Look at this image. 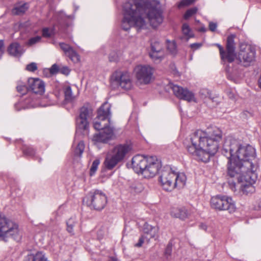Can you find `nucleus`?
Segmentation results:
<instances>
[{
	"label": "nucleus",
	"instance_id": "obj_15",
	"mask_svg": "<svg viewBox=\"0 0 261 261\" xmlns=\"http://www.w3.org/2000/svg\"><path fill=\"white\" fill-rule=\"evenodd\" d=\"M170 87L172 89L174 94L177 98L188 101H191L194 100V93L189 91L187 88H184L182 87L174 84H171Z\"/></svg>",
	"mask_w": 261,
	"mask_h": 261
},
{
	"label": "nucleus",
	"instance_id": "obj_18",
	"mask_svg": "<svg viewBox=\"0 0 261 261\" xmlns=\"http://www.w3.org/2000/svg\"><path fill=\"white\" fill-rule=\"evenodd\" d=\"M143 235L145 236L146 241H148L151 238L155 237L158 233V228L145 223L143 226Z\"/></svg>",
	"mask_w": 261,
	"mask_h": 261
},
{
	"label": "nucleus",
	"instance_id": "obj_34",
	"mask_svg": "<svg viewBox=\"0 0 261 261\" xmlns=\"http://www.w3.org/2000/svg\"><path fill=\"white\" fill-rule=\"evenodd\" d=\"M23 153L28 156H33L35 154V150L31 147H27L23 149Z\"/></svg>",
	"mask_w": 261,
	"mask_h": 261
},
{
	"label": "nucleus",
	"instance_id": "obj_43",
	"mask_svg": "<svg viewBox=\"0 0 261 261\" xmlns=\"http://www.w3.org/2000/svg\"><path fill=\"white\" fill-rule=\"evenodd\" d=\"M42 36L44 37H49L51 36L49 30L47 28H45L42 30Z\"/></svg>",
	"mask_w": 261,
	"mask_h": 261
},
{
	"label": "nucleus",
	"instance_id": "obj_3",
	"mask_svg": "<svg viewBox=\"0 0 261 261\" xmlns=\"http://www.w3.org/2000/svg\"><path fill=\"white\" fill-rule=\"evenodd\" d=\"M222 133L219 128L213 126L205 130H197L190 136L185 144L187 151L203 162L209 161L210 157L218 151Z\"/></svg>",
	"mask_w": 261,
	"mask_h": 261
},
{
	"label": "nucleus",
	"instance_id": "obj_37",
	"mask_svg": "<svg viewBox=\"0 0 261 261\" xmlns=\"http://www.w3.org/2000/svg\"><path fill=\"white\" fill-rule=\"evenodd\" d=\"M207 93L208 95L207 97H206L207 103L208 104H210L211 102L213 103V104L212 105V107H215V106L217 105L218 102L217 100L216 99V98L215 97H212L210 94H209L208 91H207Z\"/></svg>",
	"mask_w": 261,
	"mask_h": 261
},
{
	"label": "nucleus",
	"instance_id": "obj_52",
	"mask_svg": "<svg viewBox=\"0 0 261 261\" xmlns=\"http://www.w3.org/2000/svg\"><path fill=\"white\" fill-rule=\"evenodd\" d=\"M109 261H118V260L115 257H111L109 259Z\"/></svg>",
	"mask_w": 261,
	"mask_h": 261
},
{
	"label": "nucleus",
	"instance_id": "obj_24",
	"mask_svg": "<svg viewBox=\"0 0 261 261\" xmlns=\"http://www.w3.org/2000/svg\"><path fill=\"white\" fill-rule=\"evenodd\" d=\"M164 50H160V48L158 49V51L154 50V51H150L149 56L150 58L156 62H160L164 57Z\"/></svg>",
	"mask_w": 261,
	"mask_h": 261
},
{
	"label": "nucleus",
	"instance_id": "obj_21",
	"mask_svg": "<svg viewBox=\"0 0 261 261\" xmlns=\"http://www.w3.org/2000/svg\"><path fill=\"white\" fill-rule=\"evenodd\" d=\"M92 108L89 103H86L80 109L79 116L88 119L92 113Z\"/></svg>",
	"mask_w": 261,
	"mask_h": 261
},
{
	"label": "nucleus",
	"instance_id": "obj_38",
	"mask_svg": "<svg viewBox=\"0 0 261 261\" xmlns=\"http://www.w3.org/2000/svg\"><path fill=\"white\" fill-rule=\"evenodd\" d=\"M160 48V50H163L162 46L159 42H154L151 44V51L154 50L158 51V49Z\"/></svg>",
	"mask_w": 261,
	"mask_h": 261
},
{
	"label": "nucleus",
	"instance_id": "obj_31",
	"mask_svg": "<svg viewBox=\"0 0 261 261\" xmlns=\"http://www.w3.org/2000/svg\"><path fill=\"white\" fill-rule=\"evenodd\" d=\"M99 163L100 161L98 159H96L93 162L90 170V176H93L95 174L97 169L98 166L99 165Z\"/></svg>",
	"mask_w": 261,
	"mask_h": 261
},
{
	"label": "nucleus",
	"instance_id": "obj_10",
	"mask_svg": "<svg viewBox=\"0 0 261 261\" xmlns=\"http://www.w3.org/2000/svg\"><path fill=\"white\" fill-rule=\"evenodd\" d=\"M112 86L114 88L120 87L128 90L132 88L133 84L130 73L127 71H116L113 74Z\"/></svg>",
	"mask_w": 261,
	"mask_h": 261
},
{
	"label": "nucleus",
	"instance_id": "obj_8",
	"mask_svg": "<svg viewBox=\"0 0 261 261\" xmlns=\"http://www.w3.org/2000/svg\"><path fill=\"white\" fill-rule=\"evenodd\" d=\"M211 206L213 208L219 211H228L232 213L235 211L234 201L230 197L219 195L212 197Z\"/></svg>",
	"mask_w": 261,
	"mask_h": 261
},
{
	"label": "nucleus",
	"instance_id": "obj_1",
	"mask_svg": "<svg viewBox=\"0 0 261 261\" xmlns=\"http://www.w3.org/2000/svg\"><path fill=\"white\" fill-rule=\"evenodd\" d=\"M222 154L228 159V184L236 192L239 187L243 194L254 192L253 185L257 176L255 150L251 146L242 145L238 140L227 138L223 144Z\"/></svg>",
	"mask_w": 261,
	"mask_h": 261
},
{
	"label": "nucleus",
	"instance_id": "obj_26",
	"mask_svg": "<svg viewBox=\"0 0 261 261\" xmlns=\"http://www.w3.org/2000/svg\"><path fill=\"white\" fill-rule=\"evenodd\" d=\"M77 224V222L75 218H70L67 221V230L68 232L72 234H74L73 228Z\"/></svg>",
	"mask_w": 261,
	"mask_h": 261
},
{
	"label": "nucleus",
	"instance_id": "obj_30",
	"mask_svg": "<svg viewBox=\"0 0 261 261\" xmlns=\"http://www.w3.org/2000/svg\"><path fill=\"white\" fill-rule=\"evenodd\" d=\"M182 32L183 34L188 36V38L193 37V34L189 25L187 23H184L182 26Z\"/></svg>",
	"mask_w": 261,
	"mask_h": 261
},
{
	"label": "nucleus",
	"instance_id": "obj_27",
	"mask_svg": "<svg viewBox=\"0 0 261 261\" xmlns=\"http://www.w3.org/2000/svg\"><path fill=\"white\" fill-rule=\"evenodd\" d=\"M63 90L65 95V99L68 101H71L73 99V95L71 87L68 85L65 86Z\"/></svg>",
	"mask_w": 261,
	"mask_h": 261
},
{
	"label": "nucleus",
	"instance_id": "obj_2",
	"mask_svg": "<svg viewBox=\"0 0 261 261\" xmlns=\"http://www.w3.org/2000/svg\"><path fill=\"white\" fill-rule=\"evenodd\" d=\"M123 9L121 27L125 31L133 27L140 29L145 28L146 19H148L153 28L163 21L158 0H131L124 4Z\"/></svg>",
	"mask_w": 261,
	"mask_h": 261
},
{
	"label": "nucleus",
	"instance_id": "obj_25",
	"mask_svg": "<svg viewBox=\"0 0 261 261\" xmlns=\"http://www.w3.org/2000/svg\"><path fill=\"white\" fill-rule=\"evenodd\" d=\"M16 89L18 93L21 95H23L29 92L28 84H26L22 81H19L17 82Z\"/></svg>",
	"mask_w": 261,
	"mask_h": 261
},
{
	"label": "nucleus",
	"instance_id": "obj_36",
	"mask_svg": "<svg viewBox=\"0 0 261 261\" xmlns=\"http://www.w3.org/2000/svg\"><path fill=\"white\" fill-rule=\"evenodd\" d=\"M195 0H181L178 4V7L181 8L192 5Z\"/></svg>",
	"mask_w": 261,
	"mask_h": 261
},
{
	"label": "nucleus",
	"instance_id": "obj_46",
	"mask_svg": "<svg viewBox=\"0 0 261 261\" xmlns=\"http://www.w3.org/2000/svg\"><path fill=\"white\" fill-rule=\"evenodd\" d=\"M109 59L110 62L116 61L117 59V54L114 52L111 53L109 55Z\"/></svg>",
	"mask_w": 261,
	"mask_h": 261
},
{
	"label": "nucleus",
	"instance_id": "obj_32",
	"mask_svg": "<svg viewBox=\"0 0 261 261\" xmlns=\"http://www.w3.org/2000/svg\"><path fill=\"white\" fill-rule=\"evenodd\" d=\"M167 48L168 50L172 54H175L176 52V46L174 41H168L167 44Z\"/></svg>",
	"mask_w": 261,
	"mask_h": 261
},
{
	"label": "nucleus",
	"instance_id": "obj_50",
	"mask_svg": "<svg viewBox=\"0 0 261 261\" xmlns=\"http://www.w3.org/2000/svg\"><path fill=\"white\" fill-rule=\"evenodd\" d=\"M199 227L203 230H206L207 228V226L205 224L201 223L199 225Z\"/></svg>",
	"mask_w": 261,
	"mask_h": 261
},
{
	"label": "nucleus",
	"instance_id": "obj_4",
	"mask_svg": "<svg viewBox=\"0 0 261 261\" xmlns=\"http://www.w3.org/2000/svg\"><path fill=\"white\" fill-rule=\"evenodd\" d=\"M111 105L104 103L98 110L97 117L94 120V128L101 130L93 136L92 140L95 142L107 143L115 138L113 127L111 124Z\"/></svg>",
	"mask_w": 261,
	"mask_h": 261
},
{
	"label": "nucleus",
	"instance_id": "obj_20",
	"mask_svg": "<svg viewBox=\"0 0 261 261\" xmlns=\"http://www.w3.org/2000/svg\"><path fill=\"white\" fill-rule=\"evenodd\" d=\"M170 213L172 216L182 220H184L188 216L187 211L184 207H173Z\"/></svg>",
	"mask_w": 261,
	"mask_h": 261
},
{
	"label": "nucleus",
	"instance_id": "obj_14",
	"mask_svg": "<svg viewBox=\"0 0 261 261\" xmlns=\"http://www.w3.org/2000/svg\"><path fill=\"white\" fill-rule=\"evenodd\" d=\"M255 51L250 45L242 44L237 60L244 66H248L255 61Z\"/></svg>",
	"mask_w": 261,
	"mask_h": 261
},
{
	"label": "nucleus",
	"instance_id": "obj_47",
	"mask_svg": "<svg viewBox=\"0 0 261 261\" xmlns=\"http://www.w3.org/2000/svg\"><path fill=\"white\" fill-rule=\"evenodd\" d=\"M59 71L65 75H68L70 73V70L67 67H64L59 70Z\"/></svg>",
	"mask_w": 261,
	"mask_h": 261
},
{
	"label": "nucleus",
	"instance_id": "obj_7",
	"mask_svg": "<svg viewBox=\"0 0 261 261\" xmlns=\"http://www.w3.org/2000/svg\"><path fill=\"white\" fill-rule=\"evenodd\" d=\"M130 149V146L127 144H119L114 147L106 157L103 163L106 168L109 170L114 168L124 160Z\"/></svg>",
	"mask_w": 261,
	"mask_h": 261
},
{
	"label": "nucleus",
	"instance_id": "obj_13",
	"mask_svg": "<svg viewBox=\"0 0 261 261\" xmlns=\"http://www.w3.org/2000/svg\"><path fill=\"white\" fill-rule=\"evenodd\" d=\"M154 69L149 65H139L134 68L135 77L138 83L148 84L153 79Z\"/></svg>",
	"mask_w": 261,
	"mask_h": 261
},
{
	"label": "nucleus",
	"instance_id": "obj_29",
	"mask_svg": "<svg viewBox=\"0 0 261 261\" xmlns=\"http://www.w3.org/2000/svg\"><path fill=\"white\" fill-rule=\"evenodd\" d=\"M85 144L83 141H80L74 150V154L75 155L81 156L84 150Z\"/></svg>",
	"mask_w": 261,
	"mask_h": 261
},
{
	"label": "nucleus",
	"instance_id": "obj_23",
	"mask_svg": "<svg viewBox=\"0 0 261 261\" xmlns=\"http://www.w3.org/2000/svg\"><path fill=\"white\" fill-rule=\"evenodd\" d=\"M89 127V122L87 119L79 116L76 118V128L77 130H87Z\"/></svg>",
	"mask_w": 261,
	"mask_h": 261
},
{
	"label": "nucleus",
	"instance_id": "obj_49",
	"mask_svg": "<svg viewBox=\"0 0 261 261\" xmlns=\"http://www.w3.org/2000/svg\"><path fill=\"white\" fill-rule=\"evenodd\" d=\"M192 48L198 49L201 46V43H193L190 45Z\"/></svg>",
	"mask_w": 261,
	"mask_h": 261
},
{
	"label": "nucleus",
	"instance_id": "obj_41",
	"mask_svg": "<svg viewBox=\"0 0 261 261\" xmlns=\"http://www.w3.org/2000/svg\"><path fill=\"white\" fill-rule=\"evenodd\" d=\"M145 240H146L145 236L142 234V236L139 238L138 242L135 245V246L137 247H141Z\"/></svg>",
	"mask_w": 261,
	"mask_h": 261
},
{
	"label": "nucleus",
	"instance_id": "obj_55",
	"mask_svg": "<svg viewBox=\"0 0 261 261\" xmlns=\"http://www.w3.org/2000/svg\"><path fill=\"white\" fill-rule=\"evenodd\" d=\"M65 261H70V260H65Z\"/></svg>",
	"mask_w": 261,
	"mask_h": 261
},
{
	"label": "nucleus",
	"instance_id": "obj_17",
	"mask_svg": "<svg viewBox=\"0 0 261 261\" xmlns=\"http://www.w3.org/2000/svg\"><path fill=\"white\" fill-rule=\"evenodd\" d=\"M61 49L64 52L71 61L74 62H77L80 60V57L77 53L69 45L63 42L59 43Z\"/></svg>",
	"mask_w": 261,
	"mask_h": 261
},
{
	"label": "nucleus",
	"instance_id": "obj_28",
	"mask_svg": "<svg viewBox=\"0 0 261 261\" xmlns=\"http://www.w3.org/2000/svg\"><path fill=\"white\" fill-rule=\"evenodd\" d=\"M27 9V5L23 4L20 6L16 7L13 10V13L16 15H21L24 13Z\"/></svg>",
	"mask_w": 261,
	"mask_h": 261
},
{
	"label": "nucleus",
	"instance_id": "obj_44",
	"mask_svg": "<svg viewBox=\"0 0 261 261\" xmlns=\"http://www.w3.org/2000/svg\"><path fill=\"white\" fill-rule=\"evenodd\" d=\"M59 71L58 66L56 64H54L50 68V72L52 74L57 73Z\"/></svg>",
	"mask_w": 261,
	"mask_h": 261
},
{
	"label": "nucleus",
	"instance_id": "obj_5",
	"mask_svg": "<svg viewBox=\"0 0 261 261\" xmlns=\"http://www.w3.org/2000/svg\"><path fill=\"white\" fill-rule=\"evenodd\" d=\"M134 171L141 173L145 178L154 177L161 167V162L155 156H145L137 154L132 159Z\"/></svg>",
	"mask_w": 261,
	"mask_h": 261
},
{
	"label": "nucleus",
	"instance_id": "obj_6",
	"mask_svg": "<svg viewBox=\"0 0 261 261\" xmlns=\"http://www.w3.org/2000/svg\"><path fill=\"white\" fill-rule=\"evenodd\" d=\"M22 232L18 225L8 219L4 215H0V239L7 242L9 238L19 242L22 238Z\"/></svg>",
	"mask_w": 261,
	"mask_h": 261
},
{
	"label": "nucleus",
	"instance_id": "obj_53",
	"mask_svg": "<svg viewBox=\"0 0 261 261\" xmlns=\"http://www.w3.org/2000/svg\"><path fill=\"white\" fill-rule=\"evenodd\" d=\"M199 31L201 32H205L206 29L204 27H202L199 29Z\"/></svg>",
	"mask_w": 261,
	"mask_h": 261
},
{
	"label": "nucleus",
	"instance_id": "obj_33",
	"mask_svg": "<svg viewBox=\"0 0 261 261\" xmlns=\"http://www.w3.org/2000/svg\"><path fill=\"white\" fill-rule=\"evenodd\" d=\"M197 10L198 9L196 7H193L188 9L184 15V18L185 19H188L189 17L195 14L197 12Z\"/></svg>",
	"mask_w": 261,
	"mask_h": 261
},
{
	"label": "nucleus",
	"instance_id": "obj_45",
	"mask_svg": "<svg viewBox=\"0 0 261 261\" xmlns=\"http://www.w3.org/2000/svg\"><path fill=\"white\" fill-rule=\"evenodd\" d=\"M209 30L212 32H215L217 28V23L210 22L208 25Z\"/></svg>",
	"mask_w": 261,
	"mask_h": 261
},
{
	"label": "nucleus",
	"instance_id": "obj_22",
	"mask_svg": "<svg viewBox=\"0 0 261 261\" xmlns=\"http://www.w3.org/2000/svg\"><path fill=\"white\" fill-rule=\"evenodd\" d=\"M174 179V188L177 187H182L186 184L187 178L186 175L183 173L175 172V177Z\"/></svg>",
	"mask_w": 261,
	"mask_h": 261
},
{
	"label": "nucleus",
	"instance_id": "obj_51",
	"mask_svg": "<svg viewBox=\"0 0 261 261\" xmlns=\"http://www.w3.org/2000/svg\"><path fill=\"white\" fill-rule=\"evenodd\" d=\"M227 95L228 96V97L230 98V99H233L234 98V95L233 93H232L231 92L229 91V92H228L227 93Z\"/></svg>",
	"mask_w": 261,
	"mask_h": 261
},
{
	"label": "nucleus",
	"instance_id": "obj_19",
	"mask_svg": "<svg viewBox=\"0 0 261 261\" xmlns=\"http://www.w3.org/2000/svg\"><path fill=\"white\" fill-rule=\"evenodd\" d=\"M8 53L14 57H20L24 53L22 46L16 42L11 43L8 48Z\"/></svg>",
	"mask_w": 261,
	"mask_h": 261
},
{
	"label": "nucleus",
	"instance_id": "obj_40",
	"mask_svg": "<svg viewBox=\"0 0 261 261\" xmlns=\"http://www.w3.org/2000/svg\"><path fill=\"white\" fill-rule=\"evenodd\" d=\"M26 69L29 71H35L37 69V65L35 63H31L27 66Z\"/></svg>",
	"mask_w": 261,
	"mask_h": 261
},
{
	"label": "nucleus",
	"instance_id": "obj_9",
	"mask_svg": "<svg viewBox=\"0 0 261 261\" xmlns=\"http://www.w3.org/2000/svg\"><path fill=\"white\" fill-rule=\"evenodd\" d=\"M235 37L236 35L233 34L228 36L226 50H224L223 47L219 44H216L219 48L221 59L224 62L232 63L236 58V44L234 41Z\"/></svg>",
	"mask_w": 261,
	"mask_h": 261
},
{
	"label": "nucleus",
	"instance_id": "obj_54",
	"mask_svg": "<svg viewBox=\"0 0 261 261\" xmlns=\"http://www.w3.org/2000/svg\"><path fill=\"white\" fill-rule=\"evenodd\" d=\"M132 188H133V189H134L135 191L136 192H140V191H141V189L136 190V186H134V185H133V186H132Z\"/></svg>",
	"mask_w": 261,
	"mask_h": 261
},
{
	"label": "nucleus",
	"instance_id": "obj_39",
	"mask_svg": "<svg viewBox=\"0 0 261 261\" xmlns=\"http://www.w3.org/2000/svg\"><path fill=\"white\" fill-rule=\"evenodd\" d=\"M41 39V38L40 36H36L35 37L31 38L29 40L28 44L30 45L35 44V43L39 42Z\"/></svg>",
	"mask_w": 261,
	"mask_h": 261
},
{
	"label": "nucleus",
	"instance_id": "obj_35",
	"mask_svg": "<svg viewBox=\"0 0 261 261\" xmlns=\"http://www.w3.org/2000/svg\"><path fill=\"white\" fill-rule=\"evenodd\" d=\"M172 244L169 243L165 250L164 255L167 259H168L172 253Z\"/></svg>",
	"mask_w": 261,
	"mask_h": 261
},
{
	"label": "nucleus",
	"instance_id": "obj_11",
	"mask_svg": "<svg viewBox=\"0 0 261 261\" xmlns=\"http://www.w3.org/2000/svg\"><path fill=\"white\" fill-rule=\"evenodd\" d=\"M86 198L89 200L87 204L98 211L102 210L107 202L105 194L98 190H94L90 192Z\"/></svg>",
	"mask_w": 261,
	"mask_h": 261
},
{
	"label": "nucleus",
	"instance_id": "obj_42",
	"mask_svg": "<svg viewBox=\"0 0 261 261\" xmlns=\"http://www.w3.org/2000/svg\"><path fill=\"white\" fill-rule=\"evenodd\" d=\"M68 26V25L66 23L65 24H63L61 22H60L59 23V30L60 31V32L64 33V34H66L67 32L66 31V28Z\"/></svg>",
	"mask_w": 261,
	"mask_h": 261
},
{
	"label": "nucleus",
	"instance_id": "obj_16",
	"mask_svg": "<svg viewBox=\"0 0 261 261\" xmlns=\"http://www.w3.org/2000/svg\"><path fill=\"white\" fill-rule=\"evenodd\" d=\"M29 91L42 95L45 92V84L43 81L38 78H29L28 80Z\"/></svg>",
	"mask_w": 261,
	"mask_h": 261
},
{
	"label": "nucleus",
	"instance_id": "obj_12",
	"mask_svg": "<svg viewBox=\"0 0 261 261\" xmlns=\"http://www.w3.org/2000/svg\"><path fill=\"white\" fill-rule=\"evenodd\" d=\"M175 172L169 166L164 167L160 172L159 181L163 188L167 191H171L174 189V178Z\"/></svg>",
	"mask_w": 261,
	"mask_h": 261
},
{
	"label": "nucleus",
	"instance_id": "obj_48",
	"mask_svg": "<svg viewBox=\"0 0 261 261\" xmlns=\"http://www.w3.org/2000/svg\"><path fill=\"white\" fill-rule=\"evenodd\" d=\"M4 53V46L2 40H0V59Z\"/></svg>",
	"mask_w": 261,
	"mask_h": 261
}]
</instances>
